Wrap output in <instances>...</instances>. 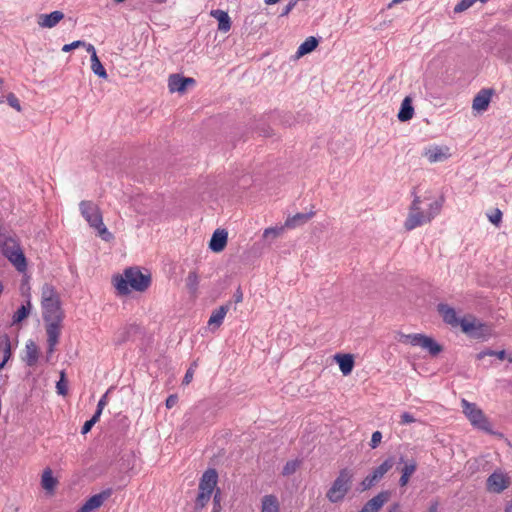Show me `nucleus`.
Instances as JSON below:
<instances>
[{
	"label": "nucleus",
	"mask_w": 512,
	"mask_h": 512,
	"mask_svg": "<svg viewBox=\"0 0 512 512\" xmlns=\"http://www.w3.org/2000/svg\"><path fill=\"white\" fill-rule=\"evenodd\" d=\"M425 335L423 334H403L401 336L402 342H408L412 346H419L422 348L423 339H425Z\"/></svg>",
	"instance_id": "473e14b6"
},
{
	"label": "nucleus",
	"mask_w": 512,
	"mask_h": 512,
	"mask_svg": "<svg viewBox=\"0 0 512 512\" xmlns=\"http://www.w3.org/2000/svg\"><path fill=\"white\" fill-rule=\"evenodd\" d=\"M229 307L230 304H225L215 309L208 320L209 326H212L214 328L220 327V325L223 323V320L227 312L229 311Z\"/></svg>",
	"instance_id": "5701e85b"
},
{
	"label": "nucleus",
	"mask_w": 512,
	"mask_h": 512,
	"mask_svg": "<svg viewBox=\"0 0 512 512\" xmlns=\"http://www.w3.org/2000/svg\"><path fill=\"white\" fill-rule=\"evenodd\" d=\"M389 497L390 493L388 491H382L367 501L358 512H378L388 501Z\"/></svg>",
	"instance_id": "f8f14e48"
},
{
	"label": "nucleus",
	"mask_w": 512,
	"mask_h": 512,
	"mask_svg": "<svg viewBox=\"0 0 512 512\" xmlns=\"http://www.w3.org/2000/svg\"><path fill=\"white\" fill-rule=\"evenodd\" d=\"M211 16L218 20V30L228 32L231 29V19L226 11L216 9L211 11Z\"/></svg>",
	"instance_id": "412c9836"
},
{
	"label": "nucleus",
	"mask_w": 512,
	"mask_h": 512,
	"mask_svg": "<svg viewBox=\"0 0 512 512\" xmlns=\"http://www.w3.org/2000/svg\"><path fill=\"white\" fill-rule=\"evenodd\" d=\"M495 353H496V351L487 349V350H484V351H481L480 353H478L477 358L483 359L485 356H495Z\"/></svg>",
	"instance_id": "5fc2aeb1"
},
{
	"label": "nucleus",
	"mask_w": 512,
	"mask_h": 512,
	"mask_svg": "<svg viewBox=\"0 0 512 512\" xmlns=\"http://www.w3.org/2000/svg\"><path fill=\"white\" fill-rule=\"evenodd\" d=\"M413 114L414 108L412 106V100L409 97H406L401 103V107L398 112V119L402 122H406L412 119Z\"/></svg>",
	"instance_id": "b1692460"
},
{
	"label": "nucleus",
	"mask_w": 512,
	"mask_h": 512,
	"mask_svg": "<svg viewBox=\"0 0 512 512\" xmlns=\"http://www.w3.org/2000/svg\"><path fill=\"white\" fill-rule=\"evenodd\" d=\"M501 218L502 212L499 209H496L495 214L489 217L490 221L495 225L500 223Z\"/></svg>",
	"instance_id": "8fccbe9b"
},
{
	"label": "nucleus",
	"mask_w": 512,
	"mask_h": 512,
	"mask_svg": "<svg viewBox=\"0 0 512 512\" xmlns=\"http://www.w3.org/2000/svg\"><path fill=\"white\" fill-rule=\"evenodd\" d=\"M492 91L482 89L473 99L472 108L476 111H485L491 101Z\"/></svg>",
	"instance_id": "6ab92c4d"
},
{
	"label": "nucleus",
	"mask_w": 512,
	"mask_h": 512,
	"mask_svg": "<svg viewBox=\"0 0 512 512\" xmlns=\"http://www.w3.org/2000/svg\"><path fill=\"white\" fill-rule=\"evenodd\" d=\"M495 356L499 360H504L506 358V351L505 350L496 351Z\"/></svg>",
	"instance_id": "13d9d810"
},
{
	"label": "nucleus",
	"mask_w": 512,
	"mask_h": 512,
	"mask_svg": "<svg viewBox=\"0 0 512 512\" xmlns=\"http://www.w3.org/2000/svg\"><path fill=\"white\" fill-rule=\"evenodd\" d=\"M415 421H416V419L414 418V416L411 413L404 412L401 414V420H400L401 424H411V423H414Z\"/></svg>",
	"instance_id": "37998d69"
},
{
	"label": "nucleus",
	"mask_w": 512,
	"mask_h": 512,
	"mask_svg": "<svg viewBox=\"0 0 512 512\" xmlns=\"http://www.w3.org/2000/svg\"><path fill=\"white\" fill-rule=\"evenodd\" d=\"M425 156L429 160L430 163H435L438 161H442L446 158L445 153L440 147H431L425 151Z\"/></svg>",
	"instance_id": "cd10ccee"
},
{
	"label": "nucleus",
	"mask_w": 512,
	"mask_h": 512,
	"mask_svg": "<svg viewBox=\"0 0 512 512\" xmlns=\"http://www.w3.org/2000/svg\"><path fill=\"white\" fill-rule=\"evenodd\" d=\"M193 378V369L192 368H189L186 373H185V376L183 378V384L187 385L191 382Z\"/></svg>",
	"instance_id": "603ef678"
},
{
	"label": "nucleus",
	"mask_w": 512,
	"mask_h": 512,
	"mask_svg": "<svg viewBox=\"0 0 512 512\" xmlns=\"http://www.w3.org/2000/svg\"><path fill=\"white\" fill-rule=\"evenodd\" d=\"M261 512H279V502L276 496L266 495L262 499Z\"/></svg>",
	"instance_id": "a878e982"
},
{
	"label": "nucleus",
	"mask_w": 512,
	"mask_h": 512,
	"mask_svg": "<svg viewBox=\"0 0 512 512\" xmlns=\"http://www.w3.org/2000/svg\"><path fill=\"white\" fill-rule=\"evenodd\" d=\"M437 310L443 318V321L452 326L457 327L460 326L461 318L457 317L456 311L454 308L450 307L447 304L440 303L437 306Z\"/></svg>",
	"instance_id": "4468645a"
},
{
	"label": "nucleus",
	"mask_w": 512,
	"mask_h": 512,
	"mask_svg": "<svg viewBox=\"0 0 512 512\" xmlns=\"http://www.w3.org/2000/svg\"><path fill=\"white\" fill-rule=\"evenodd\" d=\"M107 395H108V392H106L104 395H102V397L99 399L96 410H99L101 412L103 411L104 407L108 403Z\"/></svg>",
	"instance_id": "de8ad7c7"
},
{
	"label": "nucleus",
	"mask_w": 512,
	"mask_h": 512,
	"mask_svg": "<svg viewBox=\"0 0 512 512\" xmlns=\"http://www.w3.org/2000/svg\"><path fill=\"white\" fill-rule=\"evenodd\" d=\"M87 45L85 41H82V40H76L70 44H65L63 47H62V51L63 52H70L72 51L73 49L75 48H78V47H86L87 48Z\"/></svg>",
	"instance_id": "58836bf2"
},
{
	"label": "nucleus",
	"mask_w": 512,
	"mask_h": 512,
	"mask_svg": "<svg viewBox=\"0 0 512 512\" xmlns=\"http://www.w3.org/2000/svg\"><path fill=\"white\" fill-rule=\"evenodd\" d=\"M0 355H2L3 362H8L9 361V359L12 356L11 341H9L7 343L6 348L4 349V351Z\"/></svg>",
	"instance_id": "a18cd8bd"
},
{
	"label": "nucleus",
	"mask_w": 512,
	"mask_h": 512,
	"mask_svg": "<svg viewBox=\"0 0 512 512\" xmlns=\"http://www.w3.org/2000/svg\"><path fill=\"white\" fill-rule=\"evenodd\" d=\"M460 327L470 337L481 338L485 335V324L472 315L461 318Z\"/></svg>",
	"instance_id": "9d476101"
},
{
	"label": "nucleus",
	"mask_w": 512,
	"mask_h": 512,
	"mask_svg": "<svg viewBox=\"0 0 512 512\" xmlns=\"http://www.w3.org/2000/svg\"><path fill=\"white\" fill-rule=\"evenodd\" d=\"M0 251L13 264L17 271L24 272L27 269L25 255L19 241L15 237H4V240L0 242Z\"/></svg>",
	"instance_id": "423d86ee"
},
{
	"label": "nucleus",
	"mask_w": 512,
	"mask_h": 512,
	"mask_svg": "<svg viewBox=\"0 0 512 512\" xmlns=\"http://www.w3.org/2000/svg\"><path fill=\"white\" fill-rule=\"evenodd\" d=\"M284 228L283 227H269V228H266L264 230V233H263V237L265 239H269V238H276L278 237L282 232H283Z\"/></svg>",
	"instance_id": "c9c22d12"
},
{
	"label": "nucleus",
	"mask_w": 512,
	"mask_h": 512,
	"mask_svg": "<svg viewBox=\"0 0 512 512\" xmlns=\"http://www.w3.org/2000/svg\"><path fill=\"white\" fill-rule=\"evenodd\" d=\"M422 348L427 350L432 356H436L442 351L441 345H439L433 338L428 336L423 339Z\"/></svg>",
	"instance_id": "c85d7f7f"
},
{
	"label": "nucleus",
	"mask_w": 512,
	"mask_h": 512,
	"mask_svg": "<svg viewBox=\"0 0 512 512\" xmlns=\"http://www.w3.org/2000/svg\"><path fill=\"white\" fill-rule=\"evenodd\" d=\"M79 209L84 219L92 228L97 230L103 240L110 241L113 239L112 233H110L104 225L101 212L95 204L90 201H81Z\"/></svg>",
	"instance_id": "20e7f679"
},
{
	"label": "nucleus",
	"mask_w": 512,
	"mask_h": 512,
	"mask_svg": "<svg viewBox=\"0 0 512 512\" xmlns=\"http://www.w3.org/2000/svg\"><path fill=\"white\" fill-rule=\"evenodd\" d=\"M178 402V397L176 395H169L166 399V407L168 409L173 408Z\"/></svg>",
	"instance_id": "09e8293b"
},
{
	"label": "nucleus",
	"mask_w": 512,
	"mask_h": 512,
	"mask_svg": "<svg viewBox=\"0 0 512 512\" xmlns=\"http://www.w3.org/2000/svg\"><path fill=\"white\" fill-rule=\"evenodd\" d=\"M87 52L91 54V69L93 73L100 78L106 79L107 72L104 66L102 65L101 61L99 60L95 47L92 44L87 45Z\"/></svg>",
	"instance_id": "a211bd4d"
},
{
	"label": "nucleus",
	"mask_w": 512,
	"mask_h": 512,
	"mask_svg": "<svg viewBox=\"0 0 512 512\" xmlns=\"http://www.w3.org/2000/svg\"><path fill=\"white\" fill-rule=\"evenodd\" d=\"M102 412L99 411V410H96L94 415L92 416V418L90 419L94 424H96V422H98L100 416H101Z\"/></svg>",
	"instance_id": "4d7b16f0"
},
{
	"label": "nucleus",
	"mask_w": 512,
	"mask_h": 512,
	"mask_svg": "<svg viewBox=\"0 0 512 512\" xmlns=\"http://www.w3.org/2000/svg\"><path fill=\"white\" fill-rule=\"evenodd\" d=\"M235 301L237 303L242 301V293L241 292H238L237 295H235Z\"/></svg>",
	"instance_id": "680f3d73"
},
{
	"label": "nucleus",
	"mask_w": 512,
	"mask_h": 512,
	"mask_svg": "<svg viewBox=\"0 0 512 512\" xmlns=\"http://www.w3.org/2000/svg\"><path fill=\"white\" fill-rule=\"evenodd\" d=\"M94 425L95 424L91 420L86 421L84 423V425L82 426L81 433L82 434H87L92 429V427Z\"/></svg>",
	"instance_id": "864d4df0"
},
{
	"label": "nucleus",
	"mask_w": 512,
	"mask_h": 512,
	"mask_svg": "<svg viewBox=\"0 0 512 512\" xmlns=\"http://www.w3.org/2000/svg\"><path fill=\"white\" fill-rule=\"evenodd\" d=\"M381 440H382V433L380 431H375L371 437L370 447L372 449H375L379 445Z\"/></svg>",
	"instance_id": "79ce46f5"
},
{
	"label": "nucleus",
	"mask_w": 512,
	"mask_h": 512,
	"mask_svg": "<svg viewBox=\"0 0 512 512\" xmlns=\"http://www.w3.org/2000/svg\"><path fill=\"white\" fill-rule=\"evenodd\" d=\"M6 101L7 103L12 107L14 108L15 110H17L18 112L21 111V105H20V102L18 100V98L15 96V94L13 93H9L7 96H6Z\"/></svg>",
	"instance_id": "e433bc0d"
},
{
	"label": "nucleus",
	"mask_w": 512,
	"mask_h": 512,
	"mask_svg": "<svg viewBox=\"0 0 512 512\" xmlns=\"http://www.w3.org/2000/svg\"><path fill=\"white\" fill-rule=\"evenodd\" d=\"M10 341V338L7 334H3L0 336V354L6 348L7 343Z\"/></svg>",
	"instance_id": "3c124183"
},
{
	"label": "nucleus",
	"mask_w": 512,
	"mask_h": 512,
	"mask_svg": "<svg viewBox=\"0 0 512 512\" xmlns=\"http://www.w3.org/2000/svg\"><path fill=\"white\" fill-rule=\"evenodd\" d=\"M64 18V13L55 10L49 14H41L37 23L41 28H53Z\"/></svg>",
	"instance_id": "dca6fc26"
},
{
	"label": "nucleus",
	"mask_w": 512,
	"mask_h": 512,
	"mask_svg": "<svg viewBox=\"0 0 512 512\" xmlns=\"http://www.w3.org/2000/svg\"><path fill=\"white\" fill-rule=\"evenodd\" d=\"M129 337V328H123L115 337V344L120 345L124 343Z\"/></svg>",
	"instance_id": "ea45409f"
},
{
	"label": "nucleus",
	"mask_w": 512,
	"mask_h": 512,
	"mask_svg": "<svg viewBox=\"0 0 512 512\" xmlns=\"http://www.w3.org/2000/svg\"><path fill=\"white\" fill-rule=\"evenodd\" d=\"M30 308V301H27L26 305H21L12 316V324H17L24 320L29 315Z\"/></svg>",
	"instance_id": "2f4dec72"
},
{
	"label": "nucleus",
	"mask_w": 512,
	"mask_h": 512,
	"mask_svg": "<svg viewBox=\"0 0 512 512\" xmlns=\"http://www.w3.org/2000/svg\"><path fill=\"white\" fill-rule=\"evenodd\" d=\"M113 282L118 294L128 295L131 291H146L151 284V275L138 267H129L123 274L115 276Z\"/></svg>",
	"instance_id": "7ed1b4c3"
},
{
	"label": "nucleus",
	"mask_w": 512,
	"mask_h": 512,
	"mask_svg": "<svg viewBox=\"0 0 512 512\" xmlns=\"http://www.w3.org/2000/svg\"><path fill=\"white\" fill-rule=\"evenodd\" d=\"M4 102V97H0V103Z\"/></svg>",
	"instance_id": "338daca9"
},
{
	"label": "nucleus",
	"mask_w": 512,
	"mask_h": 512,
	"mask_svg": "<svg viewBox=\"0 0 512 512\" xmlns=\"http://www.w3.org/2000/svg\"><path fill=\"white\" fill-rule=\"evenodd\" d=\"M213 512H219L220 509H221V506H220V490L217 489L215 494H214V497H213Z\"/></svg>",
	"instance_id": "49530a36"
},
{
	"label": "nucleus",
	"mask_w": 512,
	"mask_h": 512,
	"mask_svg": "<svg viewBox=\"0 0 512 512\" xmlns=\"http://www.w3.org/2000/svg\"><path fill=\"white\" fill-rule=\"evenodd\" d=\"M395 464L394 457H388L382 464L372 470L361 482L362 490H368L378 483Z\"/></svg>",
	"instance_id": "1a4fd4ad"
},
{
	"label": "nucleus",
	"mask_w": 512,
	"mask_h": 512,
	"mask_svg": "<svg viewBox=\"0 0 512 512\" xmlns=\"http://www.w3.org/2000/svg\"><path fill=\"white\" fill-rule=\"evenodd\" d=\"M400 462L404 463V467L402 468V474L399 479L400 486H405L409 482L410 477L413 475V473L417 469V463L414 459H411L410 461L405 462L404 457H400Z\"/></svg>",
	"instance_id": "aec40b11"
},
{
	"label": "nucleus",
	"mask_w": 512,
	"mask_h": 512,
	"mask_svg": "<svg viewBox=\"0 0 512 512\" xmlns=\"http://www.w3.org/2000/svg\"><path fill=\"white\" fill-rule=\"evenodd\" d=\"M317 45L318 40L315 37L310 36L306 38V40L298 47L297 55L303 56L305 54H308L312 52L317 47Z\"/></svg>",
	"instance_id": "bb28decb"
},
{
	"label": "nucleus",
	"mask_w": 512,
	"mask_h": 512,
	"mask_svg": "<svg viewBox=\"0 0 512 512\" xmlns=\"http://www.w3.org/2000/svg\"><path fill=\"white\" fill-rule=\"evenodd\" d=\"M227 238H228V233L225 230H222V229L215 230L210 239L209 248L213 252H216V253L221 252L227 244Z\"/></svg>",
	"instance_id": "f3484780"
},
{
	"label": "nucleus",
	"mask_w": 512,
	"mask_h": 512,
	"mask_svg": "<svg viewBox=\"0 0 512 512\" xmlns=\"http://www.w3.org/2000/svg\"><path fill=\"white\" fill-rule=\"evenodd\" d=\"M297 2L295 0H290L289 3L285 6V8L280 13L281 17L287 16L296 6Z\"/></svg>",
	"instance_id": "c03bdc74"
},
{
	"label": "nucleus",
	"mask_w": 512,
	"mask_h": 512,
	"mask_svg": "<svg viewBox=\"0 0 512 512\" xmlns=\"http://www.w3.org/2000/svg\"><path fill=\"white\" fill-rule=\"evenodd\" d=\"M27 359L26 363L28 366H34L38 360V349L34 342L30 341L26 344Z\"/></svg>",
	"instance_id": "7c9ffc66"
},
{
	"label": "nucleus",
	"mask_w": 512,
	"mask_h": 512,
	"mask_svg": "<svg viewBox=\"0 0 512 512\" xmlns=\"http://www.w3.org/2000/svg\"><path fill=\"white\" fill-rule=\"evenodd\" d=\"M509 361L512 362V356L509 358Z\"/></svg>",
	"instance_id": "774afa93"
},
{
	"label": "nucleus",
	"mask_w": 512,
	"mask_h": 512,
	"mask_svg": "<svg viewBox=\"0 0 512 512\" xmlns=\"http://www.w3.org/2000/svg\"><path fill=\"white\" fill-rule=\"evenodd\" d=\"M486 485L490 492L501 493L510 485V479L503 472L495 471L488 477Z\"/></svg>",
	"instance_id": "9b49d317"
},
{
	"label": "nucleus",
	"mask_w": 512,
	"mask_h": 512,
	"mask_svg": "<svg viewBox=\"0 0 512 512\" xmlns=\"http://www.w3.org/2000/svg\"><path fill=\"white\" fill-rule=\"evenodd\" d=\"M114 1H115V2H117V3H122V2H124L125 0H114Z\"/></svg>",
	"instance_id": "69168bd1"
},
{
	"label": "nucleus",
	"mask_w": 512,
	"mask_h": 512,
	"mask_svg": "<svg viewBox=\"0 0 512 512\" xmlns=\"http://www.w3.org/2000/svg\"><path fill=\"white\" fill-rule=\"evenodd\" d=\"M42 315L46 324L48 353L53 354L59 341L64 312L60 297L51 284H44L41 292Z\"/></svg>",
	"instance_id": "f257e3e1"
},
{
	"label": "nucleus",
	"mask_w": 512,
	"mask_h": 512,
	"mask_svg": "<svg viewBox=\"0 0 512 512\" xmlns=\"http://www.w3.org/2000/svg\"><path fill=\"white\" fill-rule=\"evenodd\" d=\"M217 482L218 473L215 469L209 468L203 473L199 481V494L195 503L197 508L202 509L207 505L216 488Z\"/></svg>",
	"instance_id": "6e6552de"
},
{
	"label": "nucleus",
	"mask_w": 512,
	"mask_h": 512,
	"mask_svg": "<svg viewBox=\"0 0 512 512\" xmlns=\"http://www.w3.org/2000/svg\"><path fill=\"white\" fill-rule=\"evenodd\" d=\"M411 195L413 199L404 221V228L407 231L432 222L441 213L445 201L443 196L435 197L430 192L418 195L415 189Z\"/></svg>",
	"instance_id": "f03ea898"
},
{
	"label": "nucleus",
	"mask_w": 512,
	"mask_h": 512,
	"mask_svg": "<svg viewBox=\"0 0 512 512\" xmlns=\"http://www.w3.org/2000/svg\"><path fill=\"white\" fill-rule=\"evenodd\" d=\"M3 289H4V286H3L2 282L0 281V295H1V294H2V292H3Z\"/></svg>",
	"instance_id": "0e129e2a"
},
{
	"label": "nucleus",
	"mask_w": 512,
	"mask_h": 512,
	"mask_svg": "<svg viewBox=\"0 0 512 512\" xmlns=\"http://www.w3.org/2000/svg\"><path fill=\"white\" fill-rule=\"evenodd\" d=\"M298 467H299V462L297 460L288 461L283 467L282 474L284 476H289V475L295 473Z\"/></svg>",
	"instance_id": "f704fd0d"
},
{
	"label": "nucleus",
	"mask_w": 512,
	"mask_h": 512,
	"mask_svg": "<svg viewBox=\"0 0 512 512\" xmlns=\"http://www.w3.org/2000/svg\"><path fill=\"white\" fill-rule=\"evenodd\" d=\"M56 389H57L58 394L66 395V393H67V384H66V381L64 379V372H61V378H60V380L56 384Z\"/></svg>",
	"instance_id": "a19ab883"
},
{
	"label": "nucleus",
	"mask_w": 512,
	"mask_h": 512,
	"mask_svg": "<svg viewBox=\"0 0 512 512\" xmlns=\"http://www.w3.org/2000/svg\"><path fill=\"white\" fill-rule=\"evenodd\" d=\"M474 4V1L473 0H461L455 7H454V12L455 13H460V12H463L465 10H467L468 8H470L472 5Z\"/></svg>",
	"instance_id": "4c0bfd02"
},
{
	"label": "nucleus",
	"mask_w": 512,
	"mask_h": 512,
	"mask_svg": "<svg viewBox=\"0 0 512 512\" xmlns=\"http://www.w3.org/2000/svg\"><path fill=\"white\" fill-rule=\"evenodd\" d=\"M110 496V491H103L91 496L77 512H92L99 508L103 502Z\"/></svg>",
	"instance_id": "2eb2a0df"
},
{
	"label": "nucleus",
	"mask_w": 512,
	"mask_h": 512,
	"mask_svg": "<svg viewBox=\"0 0 512 512\" xmlns=\"http://www.w3.org/2000/svg\"><path fill=\"white\" fill-rule=\"evenodd\" d=\"M505 512H512V501L506 504Z\"/></svg>",
	"instance_id": "bf43d9fd"
},
{
	"label": "nucleus",
	"mask_w": 512,
	"mask_h": 512,
	"mask_svg": "<svg viewBox=\"0 0 512 512\" xmlns=\"http://www.w3.org/2000/svg\"><path fill=\"white\" fill-rule=\"evenodd\" d=\"M335 360L337 361L340 371L343 375H349L354 367V359L350 354H337L335 355Z\"/></svg>",
	"instance_id": "4be33fe9"
},
{
	"label": "nucleus",
	"mask_w": 512,
	"mask_h": 512,
	"mask_svg": "<svg viewBox=\"0 0 512 512\" xmlns=\"http://www.w3.org/2000/svg\"><path fill=\"white\" fill-rule=\"evenodd\" d=\"M461 407L463 414L470 421L474 428L489 434H494L491 423L485 416L482 409L477 406V404L469 402L463 398L461 400Z\"/></svg>",
	"instance_id": "0eeeda50"
},
{
	"label": "nucleus",
	"mask_w": 512,
	"mask_h": 512,
	"mask_svg": "<svg viewBox=\"0 0 512 512\" xmlns=\"http://www.w3.org/2000/svg\"><path fill=\"white\" fill-rule=\"evenodd\" d=\"M439 503L437 501L431 502L428 512H438Z\"/></svg>",
	"instance_id": "6e6d98bb"
},
{
	"label": "nucleus",
	"mask_w": 512,
	"mask_h": 512,
	"mask_svg": "<svg viewBox=\"0 0 512 512\" xmlns=\"http://www.w3.org/2000/svg\"><path fill=\"white\" fill-rule=\"evenodd\" d=\"M186 286L190 293L195 294L199 286V276L195 271L189 272L186 278Z\"/></svg>",
	"instance_id": "72a5a7b5"
},
{
	"label": "nucleus",
	"mask_w": 512,
	"mask_h": 512,
	"mask_svg": "<svg viewBox=\"0 0 512 512\" xmlns=\"http://www.w3.org/2000/svg\"><path fill=\"white\" fill-rule=\"evenodd\" d=\"M353 476L354 473L349 468H344L339 471L338 476L326 493L329 502L339 503L345 498L351 489Z\"/></svg>",
	"instance_id": "39448f33"
},
{
	"label": "nucleus",
	"mask_w": 512,
	"mask_h": 512,
	"mask_svg": "<svg viewBox=\"0 0 512 512\" xmlns=\"http://www.w3.org/2000/svg\"><path fill=\"white\" fill-rule=\"evenodd\" d=\"M195 80L190 77H184L179 74H172L168 80V87L171 92H183L188 85H194Z\"/></svg>",
	"instance_id": "ddd939ff"
},
{
	"label": "nucleus",
	"mask_w": 512,
	"mask_h": 512,
	"mask_svg": "<svg viewBox=\"0 0 512 512\" xmlns=\"http://www.w3.org/2000/svg\"><path fill=\"white\" fill-rule=\"evenodd\" d=\"M314 215L313 212L310 213H297L292 217H289L285 221V226L288 228H295L305 222H307L312 216Z\"/></svg>",
	"instance_id": "393cba45"
},
{
	"label": "nucleus",
	"mask_w": 512,
	"mask_h": 512,
	"mask_svg": "<svg viewBox=\"0 0 512 512\" xmlns=\"http://www.w3.org/2000/svg\"><path fill=\"white\" fill-rule=\"evenodd\" d=\"M6 363L7 362H3V359L1 360V362H0V371L4 368Z\"/></svg>",
	"instance_id": "e2e57ef3"
},
{
	"label": "nucleus",
	"mask_w": 512,
	"mask_h": 512,
	"mask_svg": "<svg viewBox=\"0 0 512 512\" xmlns=\"http://www.w3.org/2000/svg\"><path fill=\"white\" fill-rule=\"evenodd\" d=\"M42 487L47 491H53L57 480L53 477L52 471L50 469H46L42 474L41 479Z\"/></svg>",
	"instance_id": "c756f323"
},
{
	"label": "nucleus",
	"mask_w": 512,
	"mask_h": 512,
	"mask_svg": "<svg viewBox=\"0 0 512 512\" xmlns=\"http://www.w3.org/2000/svg\"><path fill=\"white\" fill-rule=\"evenodd\" d=\"M280 0H264L266 5H273L278 3Z\"/></svg>",
	"instance_id": "052dcab7"
}]
</instances>
